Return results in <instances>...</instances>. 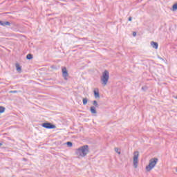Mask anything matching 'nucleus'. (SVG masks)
<instances>
[{
  "instance_id": "obj_1",
  "label": "nucleus",
  "mask_w": 177,
  "mask_h": 177,
  "mask_svg": "<svg viewBox=\"0 0 177 177\" xmlns=\"http://www.w3.org/2000/svg\"><path fill=\"white\" fill-rule=\"evenodd\" d=\"M75 153L77 156H80V157H85L89 153V146L83 145L76 149Z\"/></svg>"
},
{
  "instance_id": "obj_2",
  "label": "nucleus",
  "mask_w": 177,
  "mask_h": 177,
  "mask_svg": "<svg viewBox=\"0 0 177 177\" xmlns=\"http://www.w3.org/2000/svg\"><path fill=\"white\" fill-rule=\"evenodd\" d=\"M157 162H158V158H153L150 159L149 165L146 167V171L147 172H150L156 165H157Z\"/></svg>"
},
{
  "instance_id": "obj_3",
  "label": "nucleus",
  "mask_w": 177,
  "mask_h": 177,
  "mask_svg": "<svg viewBox=\"0 0 177 177\" xmlns=\"http://www.w3.org/2000/svg\"><path fill=\"white\" fill-rule=\"evenodd\" d=\"M109 78H110V73H109V71H104L102 73V76L101 77L102 84L104 86H106V85H107Z\"/></svg>"
},
{
  "instance_id": "obj_4",
  "label": "nucleus",
  "mask_w": 177,
  "mask_h": 177,
  "mask_svg": "<svg viewBox=\"0 0 177 177\" xmlns=\"http://www.w3.org/2000/svg\"><path fill=\"white\" fill-rule=\"evenodd\" d=\"M139 162V151H135L133 155V165L134 168H138V162Z\"/></svg>"
},
{
  "instance_id": "obj_5",
  "label": "nucleus",
  "mask_w": 177,
  "mask_h": 177,
  "mask_svg": "<svg viewBox=\"0 0 177 177\" xmlns=\"http://www.w3.org/2000/svg\"><path fill=\"white\" fill-rule=\"evenodd\" d=\"M41 127H43V128H46V129H55L56 128V125L49 122H44L41 124Z\"/></svg>"
},
{
  "instance_id": "obj_6",
  "label": "nucleus",
  "mask_w": 177,
  "mask_h": 177,
  "mask_svg": "<svg viewBox=\"0 0 177 177\" xmlns=\"http://www.w3.org/2000/svg\"><path fill=\"white\" fill-rule=\"evenodd\" d=\"M62 77L64 80H67V77H68V72L67 71L66 67L62 68Z\"/></svg>"
},
{
  "instance_id": "obj_7",
  "label": "nucleus",
  "mask_w": 177,
  "mask_h": 177,
  "mask_svg": "<svg viewBox=\"0 0 177 177\" xmlns=\"http://www.w3.org/2000/svg\"><path fill=\"white\" fill-rule=\"evenodd\" d=\"M151 46H152L153 49H158V43L155 41H151Z\"/></svg>"
},
{
  "instance_id": "obj_8",
  "label": "nucleus",
  "mask_w": 177,
  "mask_h": 177,
  "mask_svg": "<svg viewBox=\"0 0 177 177\" xmlns=\"http://www.w3.org/2000/svg\"><path fill=\"white\" fill-rule=\"evenodd\" d=\"M90 111L92 114H96V108L94 106L90 107Z\"/></svg>"
},
{
  "instance_id": "obj_9",
  "label": "nucleus",
  "mask_w": 177,
  "mask_h": 177,
  "mask_svg": "<svg viewBox=\"0 0 177 177\" xmlns=\"http://www.w3.org/2000/svg\"><path fill=\"white\" fill-rule=\"evenodd\" d=\"M15 67H16L17 71H18V73H21V66H20V64L17 63L15 64Z\"/></svg>"
},
{
  "instance_id": "obj_10",
  "label": "nucleus",
  "mask_w": 177,
  "mask_h": 177,
  "mask_svg": "<svg viewBox=\"0 0 177 177\" xmlns=\"http://www.w3.org/2000/svg\"><path fill=\"white\" fill-rule=\"evenodd\" d=\"M94 96L95 99H99V97H100V95L99 94V90H97V91L95 90L94 91Z\"/></svg>"
},
{
  "instance_id": "obj_11",
  "label": "nucleus",
  "mask_w": 177,
  "mask_h": 177,
  "mask_svg": "<svg viewBox=\"0 0 177 177\" xmlns=\"http://www.w3.org/2000/svg\"><path fill=\"white\" fill-rule=\"evenodd\" d=\"M1 26H3V27H5L6 26H10V22H9V21H3V24H2Z\"/></svg>"
},
{
  "instance_id": "obj_12",
  "label": "nucleus",
  "mask_w": 177,
  "mask_h": 177,
  "mask_svg": "<svg viewBox=\"0 0 177 177\" xmlns=\"http://www.w3.org/2000/svg\"><path fill=\"white\" fill-rule=\"evenodd\" d=\"M172 10L174 12L176 11L177 10V3H176L175 4L173 5L172 6Z\"/></svg>"
},
{
  "instance_id": "obj_13",
  "label": "nucleus",
  "mask_w": 177,
  "mask_h": 177,
  "mask_svg": "<svg viewBox=\"0 0 177 177\" xmlns=\"http://www.w3.org/2000/svg\"><path fill=\"white\" fill-rule=\"evenodd\" d=\"M26 59H27L28 60H31V59H32V54H28V55H26Z\"/></svg>"
},
{
  "instance_id": "obj_14",
  "label": "nucleus",
  "mask_w": 177,
  "mask_h": 177,
  "mask_svg": "<svg viewBox=\"0 0 177 177\" xmlns=\"http://www.w3.org/2000/svg\"><path fill=\"white\" fill-rule=\"evenodd\" d=\"M87 103H88V98H83V104H84V106H86Z\"/></svg>"
},
{
  "instance_id": "obj_15",
  "label": "nucleus",
  "mask_w": 177,
  "mask_h": 177,
  "mask_svg": "<svg viewBox=\"0 0 177 177\" xmlns=\"http://www.w3.org/2000/svg\"><path fill=\"white\" fill-rule=\"evenodd\" d=\"M2 113H5V107L0 106V114H2Z\"/></svg>"
},
{
  "instance_id": "obj_16",
  "label": "nucleus",
  "mask_w": 177,
  "mask_h": 177,
  "mask_svg": "<svg viewBox=\"0 0 177 177\" xmlns=\"http://www.w3.org/2000/svg\"><path fill=\"white\" fill-rule=\"evenodd\" d=\"M93 106H95V107H99V104H97V101H96V100H94L93 102Z\"/></svg>"
},
{
  "instance_id": "obj_17",
  "label": "nucleus",
  "mask_w": 177,
  "mask_h": 177,
  "mask_svg": "<svg viewBox=\"0 0 177 177\" xmlns=\"http://www.w3.org/2000/svg\"><path fill=\"white\" fill-rule=\"evenodd\" d=\"M66 145H67V146H68V147H73V142H67Z\"/></svg>"
},
{
  "instance_id": "obj_18",
  "label": "nucleus",
  "mask_w": 177,
  "mask_h": 177,
  "mask_svg": "<svg viewBox=\"0 0 177 177\" xmlns=\"http://www.w3.org/2000/svg\"><path fill=\"white\" fill-rule=\"evenodd\" d=\"M19 91H10V93H17Z\"/></svg>"
},
{
  "instance_id": "obj_19",
  "label": "nucleus",
  "mask_w": 177,
  "mask_h": 177,
  "mask_svg": "<svg viewBox=\"0 0 177 177\" xmlns=\"http://www.w3.org/2000/svg\"><path fill=\"white\" fill-rule=\"evenodd\" d=\"M115 151L116 153H118L119 154H121V152L118 151V148H115Z\"/></svg>"
},
{
  "instance_id": "obj_20",
  "label": "nucleus",
  "mask_w": 177,
  "mask_h": 177,
  "mask_svg": "<svg viewBox=\"0 0 177 177\" xmlns=\"http://www.w3.org/2000/svg\"><path fill=\"white\" fill-rule=\"evenodd\" d=\"M129 21H132V17H129Z\"/></svg>"
},
{
  "instance_id": "obj_21",
  "label": "nucleus",
  "mask_w": 177,
  "mask_h": 177,
  "mask_svg": "<svg viewBox=\"0 0 177 177\" xmlns=\"http://www.w3.org/2000/svg\"><path fill=\"white\" fill-rule=\"evenodd\" d=\"M133 37H136V32H133Z\"/></svg>"
},
{
  "instance_id": "obj_22",
  "label": "nucleus",
  "mask_w": 177,
  "mask_h": 177,
  "mask_svg": "<svg viewBox=\"0 0 177 177\" xmlns=\"http://www.w3.org/2000/svg\"><path fill=\"white\" fill-rule=\"evenodd\" d=\"M3 23V21H0V26H2Z\"/></svg>"
},
{
  "instance_id": "obj_23",
  "label": "nucleus",
  "mask_w": 177,
  "mask_h": 177,
  "mask_svg": "<svg viewBox=\"0 0 177 177\" xmlns=\"http://www.w3.org/2000/svg\"><path fill=\"white\" fill-rule=\"evenodd\" d=\"M2 145H3V144L0 142V147H1V146H2Z\"/></svg>"
},
{
  "instance_id": "obj_24",
  "label": "nucleus",
  "mask_w": 177,
  "mask_h": 177,
  "mask_svg": "<svg viewBox=\"0 0 177 177\" xmlns=\"http://www.w3.org/2000/svg\"><path fill=\"white\" fill-rule=\"evenodd\" d=\"M142 90H145V87H142Z\"/></svg>"
},
{
  "instance_id": "obj_25",
  "label": "nucleus",
  "mask_w": 177,
  "mask_h": 177,
  "mask_svg": "<svg viewBox=\"0 0 177 177\" xmlns=\"http://www.w3.org/2000/svg\"><path fill=\"white\" fill-rule=\"evenodd\" d=\"M174 99H177V95L176 97H174Z\"/></svg>"
}]
</instances>
